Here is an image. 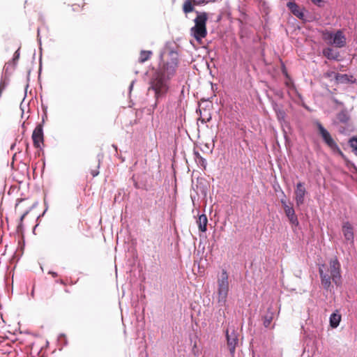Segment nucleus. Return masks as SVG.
I'll return each mask as SVG.
<instances>
[{
    "mask_svg": "<svg viewBox=\"0 0 357 357\" xmlns=\"http://www.w3.org/2000/svg\"><path fill=\"white\" fill-rule=\"evenodd\" d=\"M319 271L321 284L326 289H328L330 287L331 279L336 284L341 282L340 264L337 258L330 261L329 267L324 264L321 265Z\"/></svg>",
    "mask_w": 357,
    "mask_h": 357,
    "instance_id": "f257e3e1",
    "label": "nucleus"
},
{
    "mask_svg": "<svg viewBox=\"0 0 357 357\" xmlns=\"http://www.w3.org/2000/svg\"><path fill=\"white\" fill-rule=\"evenodd\" d=\"M170 78L162 75L160 71H155L150 79L149 90L153 91L156 100L163 98L169 89Z\"/></svg>",
    "mask_w": 357,
    "mask_h": 357,
    "instance_id": "f03ea898",
    "label": "nucleus"
},
{
    "mask_svg": "<svg viewBox=\"0 0 357 357\" xmlns=\"http://www.w3.org/2000/svg\"><path fill=\"white\" fill-rule=\"evenodd\" d=\"M162 63L155 71H160L162 75L171 79L174 75L178 67V58L177 53L169 52L162 56Z\"/></svg>",
    "mask_w": 357,
    "mask_h": 357,
    "instance_id": "7ed1b4c3",
    "label": "nucleus"
},
{
    "mask_svg": "<svg viewBox=\"0 0 357 357\" xmlns=\"http://www.w3.org/2000/svg\"><path fill=\"white\" fill-rule=\"evenodd\" d=\"M197 13L194 20L195 25L190 29V35L199 43L207 35L206 22L208 14L205 12Z\"/></svg>",
    "mask_w": 357,
    "mask_h": 357,
    "instance_id": "20e7f679",
    "label": "nucleus"
},
{
    "mask_svg": "<svg viewBox=\"0 0 357 357\" xmlns=\"http://www.w3.org/2000/svg\"><path fill=\"white\" fill-rule=\"evenodd\" d=\"M315 125L317 128L319 135L321 136L325 144L335 153L344 157V153L339 148L335 139L332 137L330 132L323 126L319 121H316Z\"/></svg>",
    "mask_w": 357,
    "mask_h": 357,
    "instance_id": "39448f33",
    "label": "nucleus"
},
{
    "mask_svg": "<svg viewBox=\"0 0 357 357\" xmlns=\"http://www.w3.org/2000/svg\"><path fill=\"white\" fill-rule=\"evenodd\" d=\"M322 38L329 45L336 47L342 48L346 45V37L342 31L338 30L335 33L329 31H324L322 33Z\"/></svg>",
    "mask_w": 357,
    "mask_h": 357,
    "instance_id": "423d86ee",
    "label": "nucleus"
},
{
    "mask_svg": "<svg viewBox=\"0 0 357 357\" xmlns=\"http://www.w3.org/2000/svg\"><path fill=\"white\" fill-rule=\"evenodd\" d=\"M229 289L228 275L225 270H222L220 278L218 280V303L225 305Z\"/></svg>",
    "mask_w": 357,
    "mask_h": 357,
    "instance_id": "0eeeda50",
    "label": "nucleus"
},
{
    "mask_svg": "<svg viewBox=\"0 0 357 357\" xmlns=\"http://www.w3.org/2000/svg\"><path fill=\"white\" fill-rule=\"evenodd\" d=\"M284 211L289 222L294 226L298 225V220L297 215L295 213V211L293 208L291 202H287L286 199H282L280 200Z\"/></svg>",
    "mask_w": 357,
    "mask_h": 357,
    "instance_id": "6e6552de",
    "label": "nucleus"
},
{
    "mask_svg": "<svg viewBox=\"0 0 357 357\" xmlns=\"http://www.w3.org/2000/svg\"><path fill=\"white\" fill-rule=\"evenodd\" d=\"M342 232L344 238V242L354 245V229L349 222H344L342 226Z\"/></svg>",
    "mask_w": 357,
    "mask_h": 357,
    "instance_id": "1a4fd4ad",
    "label": "nucleus"
},
{
    "mask_svg": "<svg viewBox=\"0 0 357 357\" xmlns=\"http://www.w3.org/2000/svg\"><path fill=\"white\" fill-rule=\"evenodd\" d=\"M31 137L35 148L41 149L44 142V135L42 123L37 125L33 131Z\"/></svg>",
    "mask_w": 357,
    "mask_h": 357,
    "instance_id": "9d476101",
    "label": "nucleus"
},
{
    "mask_svg": "<svg viewBox=\"0 0 357 357\" xmlns=\"http://www.w3.org/2000/svg\"><path fill=\"white\" fill-rule=\"evenodd\" d=\"M306 193L307 191L304 183L301 182L298 183L294 191V199L297 206H300L304 204Z\"/></svg>",
    "mask_w": 357,
    "mask_h": 357,
    "instance_id": "9b49d317",
    "label": "nucleus"
},
{
    "mask_svg": "<svg viewBox=\"0 0 357 357\" xmlns=\"http://www.w3.org/2000/svg\"><path fill=\"white\" fill-rule=\"evenodd\" d=\"M226 338L227 347L229 350L230 354L234 356L236 351V347L238 342L237 334L234 331L229 333V331L227 330Z\"/></svg>",
    "mask_w": 357,
    "mask_h": 357,
    "instance_id": "f8f14e48",
    "label": "nucleus"
},
{
    "mask_svg": "<svg viewBox=\"0 0 357 357\" xmlns=\"http://www.w3.org/2000/svg\"><path fill=\"white\" fill-rule=\"evenodd\" d=\"M287 7L290 11L298 18L303 20L305 17L303 9L295 2H288Z\"/></svg>",
    "mask_w": 357,
    "mask_h": 357,
    "instance_id": "ddd939ff",
    "label": "nucleus"
},
{
    "mask_svg": "<svg viewBox=\"0 0 357 357\" xmlns=\"http://www.w3.org/2000/svg\"><path fill=\"white\" fill-rule=\"evenodd\" d=\"M323 55L328 59L331 60H340V52L333 50L331 47H326L323 50Z\"/></svg>",
    "mask_w": 357,
    "mask_h": 357,
    "instance_id": "4468645a",
    "label": "nucleus"
},
{
    "mask_svg": "<svg viewBox=\"0 0 357 357\" xmlns=\"http://www.w3.org/2000/svg\"><path fill=\"white\" fill-rule=\"evenodd\" d=\"M337 121L338 123L347 125L351 124L349 123L350 121V116L348 114V112L346 110H342L340 111L336 116Z\"/></svg>",
    "mask_w": 357,
    "mask_h": 357,
    "instance_id": "2eb2a0df",
    "label": "nucleus"
},
{
    "mask_svg": "<svg viewBox=\"0 0 357 357\" xmlns=\"http://www.w3.org/2000/svg\"><path fill=\"white\" fill-rule=\"evenodd\" d=\"M197 223L198 225L199 229L201 231H206V227L208 223V219L205 214H202L199 216V218L197 221Z\"/></svg>",
    "mask_w": 357,
    "mask_h": 357,
    "instance_id": "dca6fc26",
    "label": "nucleus"
},
{
    "mask_svg": "<svg viewBox=\"0 0 357 357\" xmlns=\"http://www.w3.org/2000/svg\"><path fill=\"white\" fill-rule=\"evenodd\" d=\"M63 298L59 295H57L54 290H53L50 295H47L45 297V301L47 303H54L58 301H61Z\"/></svg>",
    "mask_w": 357,
    "mask_h": 357,
    "instance_id": "f3484780",
    "label": "nucleus"
},
{
    "mask_svg": "<svg viewBox=\"0 0 357 357\" xmlns=\"http://www.w3.org/2000/svg\"><path fill=\"white\" fill-rule=\"evenodd\" d=\"M194 5H196L194 0H186L183 5V12L186 14L192 12L195 9Z\"/></svg>",
    "mask_w": 357,
    "mask_h": 357,
    "instance_id": "a211bd4d",
    "label": "nucleus"
},
{
    "mask_svg": "<svg viewBox=\"0 0 357 357\" xmlns=\"http://www.w3.org/2000/svg\"><path fill=\"white\" fill-rule=\"evenodd\" d=\"M153 54L151 51L142 50L139 53V62L142 63L148 61Z\"/></svg>",
    "mask_w": 357,
    "mask_h": 357,
    "instance_id": "6ab92c4d",
    "label": "nucleus"
},
{
    "mask_svg": "<svg viewBox=\"0 0 357 357\" xmlns=\"http://www.w3.org/2000/svg\"><path fill=\"white\" fill-rule=\"evenodd\" d=\"M340 320V314L333 313L330 317V324L333 328H336L339 325Z\"/></svg>",
    "mask_w": 357,
    "mask_h": 357,
    "instance_id": "aec40b11",
    "label": "nucleus"
},
{
    "mask_svg": "<svg viewBox=\"0 0 357 357\" xmlns=\"http://www.w3.org/2000/svg\"><path fill=\"white\" fill-rule=\"evenodd\" d=\"M353 128H353L352 124H347V125L343 124V126H340L339 132L346 135L348 132L352 131Z\"/></svg>",
    "mask_w": 357,
    "mask_h": 357,
    "instance_id": "412c9836",
    "label": "nucleus"
},
{
    "mask_svg": "<svg viewBox=\"0 0 357 357\" xmlns=\"http://www.w3.org/2000/svg\"><path fill=\"white\" fill-rule=\"evenodd\" d=\"M335 78L337 82L343 83L349 81L347 75H342L337 73V75H335Z\"/></svg>",
    "mask_w": 357,
    "mask_h": 357,
    "instance_id": "4be33fe9",
    "label": "nucleus"
},
{
    "mask_svg": "<svg viewBox=\"0 0 357 357\" xmlns=\"http://www.w3.org/2000/svg\"><path fill=\"white\" fill-rule=\"evenodd\" d=\"M273 320V314L271 313L269 314H266L264 317V326L266 327V328H268L271 321Z\"/></svg>",
    "mask_w": 357,
    "mask_h": 357,
    "instance_id": "5701e85b",
    "label": "nucleus"
},
{
    "mask_svg": "<svg viewBox=\"0 0 357 357\" xmlns=\"http://www.w3.org/2000/svg\"><path fill=\"white\" fill-rule=\"evenodd\" d=\"M282 71H283V73L284 74V75L286 76V77L287 78V80L285 82L286 86L289 88L293 87L294 86L293 81L290 79L286 69H283Z\"/></svg>",
    "mask_w": 357,
    "mask_h": 357,
    "instance_id": "b1692460",
    "label": "nucleus"
},
{
    "mask_svg": "<svg viewBox=\"0 0 357 357\" xmlns=\"http://www.w3.org/2000/svg\"><path fill=\"white\" fill-rule=\"evenodd\" d=\"M349 143L351 147L353 148L355 151H357V136L351 137L349 139Z\"/></svg>",
    "mask_w": 357,
    "mask_h": 357,
    "instance_id": "393cba45",
    "label": "nucleus"
},
{
    "mask_svg": "<svg viewBox=\"0 0 357 357\" xmlns=\"http://www.w3.org/2000/svg\"><path fill=\"white\" fill-rule=\"evenodd\" d=\"M202 123H206L211 121V116L210 114H208L206 116H203L202 112H200V117L199 119Z\"/></svg>",
    "mask_w": 357,
    "mask_h": 357,
    "instance_id": "a878e982",
    "label": "nucleus"
},
{
    "mask_svg": "<svg viewBox=\"0 0 357 357\" xmlns=\"http://www.w3.org/2000/svg\"><path fill=\"white\" fill-rule=\"evenodd\" d=\"M29 209H27L21 215V217H20V224H19V225L17 227L18 230H21L22 229V222H23L24 218L26 217V215L29 213Z\"/></svg>",
    "mask_w": 357,
    "mask_h": 357,
    "instance_id": "bb28decb",
    "label": "nucleus"
},
{
    "mask_svg": "<svg viewBox=\"0 0 357 357\" xmlns=\"http://www.w3.org/2000/svg\"><path fill=\"white\" fill-rule=\"evenodd\" d=\"M335 75H337V73H335V72H333V71H329V72H326L325 74H324V76L326 77H335Z\"/></svg>",
    "mask_w": 357,
    "mask_h": 357,
    "instance_id": "cd10ccee",
    "label": "nucleus"
},
{
    "mask_svg": "<svg viewBox=\"0 0 357 357\" xmlns=\"http://www.w3.org/2000/svg\"><path fill=\"white\" fill-rule=\"evenodd\" d=\"M55 282L56 283H59V284H63L64 286L66 285V281L64 280H63V279L56 280Z\"/></svg>",
    "mask_w": 357,
    "mask_h": 357,
    "instance_id": "c85d7f7f",
    "label": "nucleus"
},
{
    "mask_svg": "<svg viewBox=\"0 0 357 357\" xmlns=\"http://www.w3.org/2000/svg\"><path fill=\"white\" fill-rule=\"evenodd\" d=\"M312 1V3H314V4L319 6H321V3H322V0H311Z\"/></svg>",
    "mask_w": 357,
    "mask_h": 357,
    "instance_id": "c756f323",
    "label": "nucleus"
},
{
    "mask_svg": "<svg viewBox=\"0 0 357 357\" xmlns=\"http://www.w3.org/2000/svg\"><path fill=\"white\" fill-rule=\"evenodd\" d=\"M91 174L93 176V177H95L99 174V172L98 170H92L91 172Z\"/></svg>",
    "mask_w": 357,
    "mask_h": 357,
    "instance_id": "7c9ffc66",
    "label": "nucleus"
},
{
    "mask_svg": "<svg viewBox=\"0 0 357 357\" xmlns=\"http://www.w3.org/2000/svg\"><path fill=\"white\" fill-rule=\"evenodd\" d=\"M49 274L52 275L54 278H56L58 276V273L54 271H50Z\"/></svg>",
    "mask_w": 357,
    "mask_h": 357,
    "instance_id": "2f4dec72",
    "label": "nucleus"
},
{
    "mask_svg": "<svg viewBox=\"0 0 357 357\" xmlns=\"http://www.w3.org/2000/svg\"><path fill=\"white\" fill-rule=\"evenodd\" d=\"M64 291H65L66 293H68V294L70 293V291L68 289H65Z\"/></svg>",
    "mask_w": 357,
    "mask_h": 357,
    "instance_id": "473e14b6",
    "label": "nucleus"
},
{
    "mask_svg": "<svg viewBox=\"0 0 357 357\" xmlns=\"http://www.w3.org/2000/svg\"><path fill=\"white\" fill-rule=\"evenodd\" d=\"M18 57H19V54H17V55L15 56L14 59H18Z\"/></svg>",
    "mask_w": 357,
    "mask_h": 357,
    "instance_id": "72a5a7b5",
    "label": "nucleus"
},
{
    "mask_svg": "<svg viewBox=\"0 0 357 357\" xmlns=\"http://www.w3.org/2000/svg\"><path fill=\"white\" fill-rule=\"evenodd\" d=\"M28 149H29V144L27 143V144H26V151H28Z\"/></svg>",
    "mask_w": 357,
    "mask_h": 357,
    "instance_id": "f704fd0d",
    "label": "nucleus"
},
{
    "mask_svg": "<svg viewBox=\"0 0 357 357\" xmlns=\"http://www.w3.org/2000/svg\"><path fill=\"white\" fill-rule=\"evenodd\" d=\"M84 6V3H83L82 5V8H83Z\"/></svg>",
    "mask_w": 357,
    "mask_h": 357,
    "instance_id": "c9c22d12",
    "label": "nucleus"
},
{
    "mask_svg": "<svg viewBox=\"0 0 357 357\" xmlns=\"http://www.w3.org/2000/svg\"><path fill=\"white\" fill-rule=\"evenodd\" d=\"M356 155H357V151H356Z\"/></svg>",
    "mask_w": 357,
    "mask_h": 357,
    "instance_id": "e433bc0d",
    "label": "nucleus"
}]
</instances>
